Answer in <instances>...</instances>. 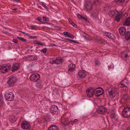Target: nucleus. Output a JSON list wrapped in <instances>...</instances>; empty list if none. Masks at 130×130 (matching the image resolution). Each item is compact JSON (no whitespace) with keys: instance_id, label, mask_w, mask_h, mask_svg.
Masks as SVG:
<instances>
[{"instance_id":"6ab92c4d","label":"nucleus","mask_w":130,"mask_h":130,"mask_svg":"<svg viewBox=\"0 0 130 130\" xmlns=\"http://www.w3.org/2000/svg\"><path fill=\"white\" fill-rule=\"evenodd\" d=\"M105 35L106 36L110 39L114 40L115 38V36L109 32H105Z\"/></svg>"},{"instance_id":"b1692460","label":"nucleus","mask_w":130,"mask_h":130,"mask_svg":"<svg viewBox=\"0 0 130 130\" xmlns=\"http://www.w3.org/2000/svg\"><path fill=\"white\" fill-rule=\"evenodd\" d=\"M123 24L125 26H128L130 25V18H128L125 21Z\"/></svg>"},{"instance_id":"9b49d317","label":"nucleus","mask_w":130,"mask_h":130,"mask_svg":"<svg viewBox=\"0 0 130 130\" xmlns=\"http://www.w3.org/2000/svg\"><path fill=\"white\" fill-rule=\"evenodd\" d=\"M109 96L111 98H113L116 95L119 94V93L115 89H112L110 91H109Z\"/></svg>"},{"instance_id":"09e8293b","label":"nucleus","mask_w":130,"mask_h":130,"mask_svg":"<svg viewBox=\"0 0 130 130\" xmlns=\"http://www.w3.org/2000/svg\"><path fill=\"white\" fill-rule=\"evenodd\" d=\"M37 20L39 22H41L42 20L41 18L40 17H38Z\"/></svg>"},{"instance_id":"ea45409f","label":"nucleus","mask_w":130,"mask_h":130,"mask_svg":"<svg viewBox=\"0 0 130 130\" xmlns=\"http://www.w3.org/2000/svg\"><path fill=\"white\" fill-rule=\"evenodd\" d=\"M43 20L44 21H49V19L48 18H46L45 17H43Z\"/></svg>"},{"instance_id":"c756f323","label":"nucleus","mask_w":130,"mask_h":130,"mask_svg":"<svg viewBox=\"0 0 130 130\" xmlns=\"http://www.w3.org/2000/svg\"><path fill=\"white\" fill-rule=\"evenodd\" d=\"M70 123V122H68L67 119L66 120H65V121L63 122H62V124L64 126H67L69 125V124Z\"/></svg>"},{"instance_id":"c03bdc74","label":"nucleus","mask_w":130,"mask_h":130,"mask_svg":"<svg viewBox=\"0 0 130 130\" xmlns=\"http://www.w3.org/2000/svg\"><path fill=\"white\" fill-rule=\"evenodd\" d=\"M77 17L78 18L80 19H82V18L83 16L79 14H78V15H77Z\"/></svg>"},{"instance_id":"e2e57ef3","label":"nucleus","mask_w":130,"mask_h":130,"mask_svg":"<svg viewBox=\"0 0 130 130\" xmlns=\"http://www.w3.org/2000/svg\"><path fill=\"white\" fill-rule=\"evenodd\" d=\"M65 39L66 40H67L68 41H74L73 40H70V39Z\"/></svg>"},{"instance_id":"58836bf2","label":"nucleus","mask_w":130,"mask_h":130,"mask_svg":"<svg viewBox=\"0 0 130 130\" xmlns=\"http://www.w3.org/2000/svg\"><path fill=\"white\" fill-rule=\"evenodd\" d=\"M95 63L96 65L99 66L101 64L100 62L98 60H96L95 61Z\"/></svg>"},{"instance_id":"8fccbe9b","label":"nucleus","mask_w":130,"mask_h":130,"mask_svg":"<svg viewBox=\"0 0 130 130\" xmlns=\"http://www.w3.org/2000/svg\"><path fill=\"white\" fill-rule=\"evenodd\" d=\"M68 37H70L72 39H73L74 37V36L70 34V36H69Z\"/></svg>"},{"instance_id":"69168bd1","label":"nucleus","mask_w":130,"mask_h":130,"mask_svg":"<svg viewBox=\"0 0 130 130\" xmlns=\"http://www.w3.org/2000/svg\"><path fill=\"white\" fill-rule=\"evenodd\" d=\"M17 9V8H14V9H13L12 10H16Z\"/></svg>"},{"instance_id":"e433bc0d","label":"nucleus","mask_w":130,"mask_h":130,"mask_svg":"<svg viewBox=\"0 0 130 130\" xmlns=\"http://www.w3.org/2000/svg\"><path fill=\"white\" fill-rule=\"evenodd\" d=\"M64 35L66 37H68L70 36V33L67 32H63Z\"/></svg>"},{"instance_id":"7c9ffc66","label":"nucleus","mask_w":130,"mask_h":130,"mask_svg":"<svg viewBox=\"0 0 130 130\" xmlns=\"http://www.w3.org/2000/svg\"><path fill=\"white\" fill-rule=\"evenodd\" d=\"M100 0H94V1L93 3L94 4L96 5L97 4L100 3Z\"/></svg>"},{"instance_id":"39448f33","label":"nucleus","mask_w":130,"mask_h":130,"mask_svg":"<svg viewBox=\"0 0 130 130\" xmlns=\"http://www.w3.org/2000/svg\"><path fill=\"white\" fill-rule=\"evenodd\" d=\"M5 98L8 101H12L14 99V95L11 92H8L5 94Z\"/></svg>"},{"instance_id":"a19ab883","label":"nucleus","mask_w":130,"mask_h":130,"mask_svg":"<svg viewBox=\"0 0 130 130\" xmlns=\"http://www.w3.org/2000/svg\"><path fill=\"white\" fill-rule=\"evenodd\" d=\"M17 38L21 41H26V39L21 37H18Z\"/></svg>"},{"instance_id":"f257e3e1","label":"nucleus","mask_w":130,"mask_h":130,"mask_svg":"<svg viewBox=\"0 0 130 130\" xmlns=\"http://www.w3.org/2000/svg\"><path fill=\"white\" fill-rule=\"evenodd\" d=\"M11 66L9 64L3 65L0 67V72L2 73H5L8 72Z\"/></svg>"},{"instance_id":"cd10ccee","label":"nucleus","mask_w":130,"mask_h":130,"mask_svg":"<svg viewBox=\"0 0 130 130\" xmlns=\"http://www.w3.org/2000/svg\"><path fill=\"white\" fill-rule=\"evenodd\" d=\"M128 86H125L124 84L123 86L122 87L121 90L123 91H127L128 90Z\"/></svg>"},{"instance_id":"37998d69","label":"nucleus","mask_w":130,"mask_h":130,"mask_svg":"<svg viewBox=\"0 0 130 130\" xmlns=\"http://www.w3.org/2000/svg\"><path fill=\"white\" fill-rule=\"evenodd\" d=\"M42 6L44 7L46 9H48V7L46 6L43 3H42Z\"/></svg>"},{"instance_id":"79ce46f5","label":"nucleus","mask_w":130,"mask_h":130,"mask_svg":"<svg viewBox=\"0 0 130 130\" xmlns=\"http://www.w3.org/2000/svg\"><path fill=\"white\" fill-rule=\"evenodd\" d=\"M3 101L2 100V99L0 98V107H1V106H2V105L3 104Z\"/></svg>"},{"instance_id":"6e6552de","label":"nucleus","mask_w":130,"mask_h":130,"mask_svg":"<svg viewBox=\"0 0 130 130\" xmlns=\"http://www.w3.org/2000/svg\"><path fill=\"white\" fill-rule=\"evenodd\" d=\"M86 93L88 96L91 97L94 94V88H91L88 89L86 91Z\"/></svg>"},{"instance_id":"1a4fd4ad","label":"nucleus","mask_w":130,"mask_h":130,"mask_svg":"<svg viewBox=\"0 0 130 130\" xmlns=\"http://www.w3.org/2000/svg\"><path fill=\"white\" fill-rule=\"evenodd\" d=\"M40 79V75L39 74L36 73L32 74L31 76L30 79L33 82H36Z\"/></svg>"},{"instance_id":"052dcab7","label":"nucleus","mask_w":130,"mask_h":130,"mask_svg":"<svg viewBox=\"0 0 130 130\" xmlns=\"http://www.w3.org/2000/svg\"><path fill=\"white\" fill-rule=\"evenodd\" d=\"M45 22H41L40 23V24H44V23H45Z\"/></svg>"},{"instance_id":"f3484780","label":"nucleus","mask_w":130,"mask_h":130,"mask_svg":"<svg viewBox=\"0 0 130 130\" xmlns=\"http://www.w3.org/2000/svg\"><path fill=\"white\" fill-rule=\"evenodd\" d=\"M20 65L19 63H16L14 64L12 68V71L14 72L18 70L20 68Z\"/></svg>"},{"instance_id":"f03ea898","label":"nucleus","mask_w":130,"mask_h":130,"mask_svg":"<svg viewBox=\"0 0 130 130\" xmlns=\"http://www.w3.org/2000/svg\"><path fill=\"white\" fill-rule=\"evenodd\" d=\"M122 115L125 118H130V108H125L122 111Z\"/></svg>"},{"instance_id":"4468645a","label":"nucleus","mask_w":130,"mask_h":130,"mask_svg":"<svg viewBox=\"0 0 130 130\" xmlns=\"http://www.w3.org/2000/svg\"><path fill=\"white\" fill-rule=\"evenodd\" d=\"M75 65L73 63H71L68 66V71L69 73L72 72L74 70Z\"/></svg>"},{"instance_id":"5fc2aeb1","label":"nucleus","mask_w":130,"mask_h":130,"mask_svg":"<svg viewBox=\"0 0 130 130\" xmlns=\"http://www.w3.org/2000/svg\"><path fill=\"white\" fill-rule=\"evenodd\" d=\"M71 42H72L73 43H76L77 44H78L79 43L78 42H77L76 41H70Z\"/></svg>"},{"instance_id":"aec40b11","label":"nucleus","mask_w":130,"mask_h":130,"mask_svg":"<svg viewBox=\"0 0 130 130\" xmlns=\"http://www.w3.org/2000/svg\"><path fill=\"white\" fill-rule=\"evenodd\" d=\"M28 57L29 58L28 60L31 61H36L37 58V57L36 56L32 55H28L27 56V58Z\"/></svg>"},{"instance_id":"4be33fe9","label":"nucleus","mask_w":130,"mask_h":130,"mask_svg":"<svg viewBox=\"0 0 130 130\" xmlns=\"http://www.w3.org/2000/svg\"><path fill=\"white\" fill-rule=\"evenodd\" d=\"M124 35L126 40H128L130 39V31L127 30L126 32Z\"/></svg>"},{"instance_id":"5701e85b","label":"nucleus","mask_w":130,"mask_h":130,"mask_svg":"<svg viewBox=\"0 0 130 130\" xmlns=\"http://www.w3.org/2000/svg\"><path fill=\"white\" fill-rule=\"evenodd\" d=\"M122 15V14H121L119 13L117 15V16L115 17L114 18L115 21L118 22H119L120 21Z\"/></svg>"},{"instance_id":"20e7f679","label":"nucleus","mask_w":130,"mask_h":130,"mask_svg":"<svg viewBox=\"0 0 130 130\" xmlns=\"http://www.w3.org/2000/svg\"><path fill=\"white\" fill-rule=\"evenodd\" d=\"M94 94L95 96H99L104 93V90L102 88L98 87L94 88Z\"/></svg>"},{"instance_id":"49530a36","label":"nucleus","mask_w":130,"mask_h":130,"mask_svg":"<svg viewBox=\"0 0 130 130\" xmlns=\"http://www.w3.org/2000/svg\"><path fill=\"white\" fill-rule=\"evenodd\" d=\"M36 43L37 44H38L39 45H40L41 46H42V45H44V44H43V43H41V42H38V43Z\"/></svg>"},{"instance_id":"c9c22d12","label":"nucleus","mask_w":130,"mask_h":130,"mask_svg":"<svg viewBox=\"0 0 130 130\" xmlns=\"http://www.w3.org/2000/svg\"><path fill=\"white\" fill-rule=\"evenodd\" d=\"M96 10H95L94 11H92L91 13V14L92 16L95 17L96 15Z\"/></svg>"},{"instance_id":"774afa93","label":"nucleus","mask_w":130,"mask_h":130,"mask_svg":"<svg viewBox=\"0 0 130 130\" xmlns=\"http://www.w3.org/2000/svg\"><path fill=\"white\" fill-rule=\"evenodd\" d=\"M3 31L4 32H5V33H7V32H5V31H4V30H3Z\"/></svg>"},{"instance_id":"3c124183","label":"nucleus","mask_w":130,"mask_h":130,"mask_svg":"<svg viewBox=\"0 0 130 130\" xmlns=\"http://www.w3.org/2000/svg\"><path fill=\"white\" fill-rule=\"evenodd\" d=\"M49 45L50 47L52 46H57V45H56L54 44H50Z\"/></svg>"},{"instance_id":"f704fd0d","label":"nucleus","mask_w":130,"mask_h":130,"mask_svg":"<svg viewBox=\"0 0 130 130\" xmlns=\"http://www.w3.org/2000/svg\"><path fill=\"white\" fill-rule=\"evenodd\" d=\"M47 50V48H45L43 49H42L41 50H40V51L42 52L44 54H45L46 53Z\"/></svg>"},{"instance_id":"2eb2a0df","label":"nucleus","mask_w":130,"mask_h":130,"mask_svg":"<svg viewBox=\"0 0 130 130\" xmlns=\"http://www.w3.org/2000/svg\"><path fill=\"white\" fill-rule=\"evenodd\" d=\"M119 13L116 10H113L110 11L109 12L110 15L111 17L114 18Z\"/></svg>"},{"instance_id":"a878e982","label":"nucleus","mask_w":130,"mask_h":130,"mask_svg":"<svg viewBox=\"0 0 130 130\" xmlns=\"http://www.w3.org/2000/svg\"><path fill=\"white\" fill-rule=\"evenodd\" d=\"M35 85L36 87L38 88H41L42 87L41 82L40 81L36 83L35 84Z\"/></svg>"},{"instance_id":"338daca9","label":"nucleus","mask_w":130,"mask_h":130,"mask_svg":"<svg viewBox=\"0 0 130 130\" xmlns=\"http://www.w3.org/2000/svg\"><path fill=\"white\" fill-rule=\"evenodd\" d=\"M16 40H17V39H13L12 41H16Z\"/></svg>"},{"instance_id":"de8ad7c7","label":"nucleus","mask_w":130,"mask_h":130,"mask_svg":"<svg viewBox=\"0 0 130 130\" xmlns=\"http://www.w3.org/2000/svg\"><path fill=\"white\" fill-rule=\"evenodd\" d=\"M72 26H73L75 28H77V25L73 22L71 24Z\"/></svg>"},{"instance_id":"9d476101","label":"nucleus","mask_w":130,"mask_h":130,"mask_svg":"<svg viewBox=\"0 0 130 130\" xmlns=\"http://www.w3.org/2000/svg\"><path fill=\"white\" fill-rule=\"evenodd\" d=\"M58 110V107L57 106L55 105L52 106L50 109V112L53 114L57 113Z\"/></svg>"},{"instance_id":"393cba45","label":"nucleus","mask_w":130,"mask_h":130,"mask_svg":"<svg viewBox=\"0 0 130 130\" xmlns=\"http://www.w3.org/2000/svg\"><path fill=\"white\" fill-rule=\"evenodd\" d=\"M48 130H59V129L57 126L53 125L49 127Z\"/></svg>"},{"instance_id":"412c9836","label":"nucleus","mask_w":130,"mask_h":130,"mask_svg":"<svg viewBox=\"0 0 130 130\" xmlns=\"http://www.w3.org/2000/svg\"><path fill=\"white\" fill-rule=\"evenodd\" d=\"M78 74L80 77L82 78L85 77L86 75L85 72L84 71H79L78 72Z\"/></svg>"},{"instance_id":"0e129e2a","label":"nucleus","mask_w":130,"mask_h":130,"mask_svg":"<svg viewBox=\"0 0 130 130\" xmlns=\"http://www.w3.org/2000/svg\"><path fill=\"white\" fill-rule=\"evenodd\" d=\"M22 32L23 34H25V35H28V34H26V33H25V32Z\"/></svg>"},{"instance_id":"dca6fc26","label":"nucleus","mask_w":130,"mask_h":130,"mask_svg":"<svg viewBox=\"0 0 130 130\" xmlns=\"http://www.w3.org/2000/svg\"><path fill=\"white\" fill-rule=\"evenodd\" d=\"M126 28L124 27H121L119 28L120 34L124 36L126 32Z\"/></svg>"},{"instance_id":"2f4dec72","label":"nucleus","mask_w":130,"mask_h":130,"mask_svg":"<svg viewBox=\"0 0 130 130\" xmlns=\"http://www.w3.org/2000/svg\"><path fill=\"white\" fill-rule=\"evenodd\" d=\"M116 116V115L115 113H112L111 114L110 117L111 118L113 119L115 118Z\"/></svg>"},{"instance_id":"4c0bfd02","label":"nucleus","mask_w":130,"mask_h":130,"mask_svg":"<svg viewBox=\"0 0 130 130\" xmlns=\"http://www.w3.org/2000/svg\"><path fill=\"white\" fill-rule=\"evenodd\" d=\"M125 0H117L116 2L118 3H123Z\"/></svg>"},{"instance_id":"ddd939ff","label":"nucleus","mask_w":130,"mask_h":130,"mask_svg":"<svg viewBox=\"0 0 130 130\" xmlns=\"http://www.w3.org/2000/svg\"><path fill=\"white\" fill-rule=\"evenodd\" d=\"M21 126L22 128L24 129H28L29 127V123L26 121H24L21 123Z\"/></svg>"},{"instance_id":"6e6d98bb","label":"nucleus","mask_w":130,"mask_h":130,"mask_svg":"<svg viewBox=\"0 0 130 130\" xmlns=\"http://www.w3.org/2000/svg\"><path fill=\"white\" fill-rule=\"evenodd\" d=\"M124 85V84L123 83H122L121 85H120V84L119 85V87H121L122 88V87Z\"/></svg>"},{"instance_id":"a211bd4d","label":"nucleus","mask_w":130,"mask_h":130,"mask_svg":"<svg viewBox=\"0 0 130 130\" xmlns=\"http://www.w3.org/2000/svg\"><path fill=\"white\" fill-rule=\"evenodd\" d=\"M85 7L88 11L91 10L93 7V5L91 3H88L85 4L84 5Z\"/></svg>"},{"instance_id":"a18cd8bd","label":"nucleus","mask_w":130,"mask_h":130,"mask_svg":"<svg viewBox=\"0 0 130 130\" xmlns=\"http://www.w3.org/2000/svg\"><path fill=\"white\" fill-rule=\"evenodd\" d=\"M29 38H31V39H36V38L37 37L36 36H29Z\"/></svg>"},{"instance_id":"72a5a7b5","label":"nucleus","mask_w":130,"mask_h":130,"mask_svg":"<svg viewBox=\"0 0 130 130\" xmlns=\"http://www.w3.org/2000/svg\"><path fill=\"white\" fill-rule=\"evenodd\" d=\"M78 121V120L77 119H75L74 120L70 121V123H71L73 125L74 123H75Z\"/></svg>"},{"instance_id":"7ed1b4c3","label":"nucleus","mask_w":130,"mask_h":130,"mask_svg":"<svg viewBox=\"0 0 130 130\" xmlns=\"http://www.w3.org/2000/svg\"><path fill=\"white\" fill-rule=\"evenodd\" d=\"M63 61L62 59L58 57L56 58V59H51L50 61V63L52 64H56L58 65L62 63Z\"/></svg>"},{"instance_id":"c85d7f7f","label":"nucleus","mask_w":130,"mask_h":130,"mask_svg":"<svg viewBox=\"0 0 130 130\" xmlns=\"http://www.w3.org/2000/svg\"><path fill=\"white\" fill-rule=\"evenodd\" d=\"M17 120V118L14 116H12L10 118V120L11 122H14Z\"/></svg>"},{"instance_id":"f8f14e48","label":"nucleus","mask_w":130,"mask_h":130,"mask_svg":"<svg viewBox=\"0 0 130 130\" xmlns=\"http://www.w3.org/2000/svg\"><path fill=\"white\" fill-rule=\"evenodd\" d=\"M97 111L99 113L103 114L107 112V109L105 107H100L98 109Z\"/></svg>"},{"instance_id":"680f3d73","label":"nucleus","mask_w":130,"mask_h":130,"mask_svg":"<svg viewBox=\"0 0 130 130\" xmlns=\"http://www.w3.org/2000/svg\"><path fill=\"white\" fill-rule=\"evenodd\" d=\"M19 1V0H14V1L16 2H18Z\"/></svg>"},{"instance_id":"4d7b16f0","label":"nucleus","mask_w":130,"mask_h":130,"mask_svg":"<svg viewBox=\"0 0 130 130\" xmlns=\"http://www.w3.org/2000/svg\"><path fill=\"white\" fill-rule=\"evenodd\" d=\"M69 22L71 24L73 22L70 19H69Z\"/></svg>"},{"instance_id":"bb28decb","label":"nucleus","mask_w":130,"mask_h":130,"mask_svg":"<svg viewBox=\"0 0 130 130\" xmlns=\"http://www.w3.org/2000/svg\"><path fill=\"white\" fill-rule=\"evenodd\" d=\"M127 51H124L122 52L121 54V56L122 57L124 56L125 58H127L129 57V56L128 55Z\"/></svg>"},{"instance_id":"864d4df0","label":"nucleus","mask_w":130,"mask_h":130,"mask_svg":"<svg viewBox=\"0 0 130 130\" xmlns=\"http://www.w3.org/2000/svg\"><path fill=\"white\" fill-rule=\"evenodd\" d=\"M82 19L86 21H87V19L85 17H83L82 18Z\"/></svg>"},{"instance_id":"bf43d9fd","label":"nucleus","mask_w":130,"mask_h":130,"mask_svg":"<svg viewBox=\"0 0 130 130\" xmlns=\"http://www.w3.org/2000/svg\"><path fill=\"white\" fill-rule=\"evenodd\" d=\"M14 43H15L17 44L18 42V41H13Z\"/></svg>"},{"instance_id":"473e14b6","label":"nucleus","mask_w":130,"mask_h":130,"mask_svg":"<svg viewBox=\"0 0 130 130\" xmlns=\"http://www.w3.org/2000/svg\"><path fill=\"white\" fill-rule=\"evenodd\" d=\"M122 81L123 82V83H124V84H128V80L126 78L123 80Z\"/></svg>"},{"instance_id":"0eeeda50","label":"nucleus","mask_w":130,"mask_h":130,"mask_svg":"<svg viewBox=\"0 0 130 130\" xmlns=\"http://www.w3.org/2000/svg\"><path fill=\"white\" fill-rule=\"evenodd\" d=\"M121 96L122 100L124 101H127L130 99V96L127 93H121Z\"/></svg>"},{"instance_id":"603ef678","label":"nucleus","mask_w":130,"mask_h":130,"mask_svg":"<svg viewBox=\"0 0 130 130\" xmlns=\"http://www.w3.org/2000/svg\"><path fill=\"white\" fill-rule=\"evenodd\" d=\"M31 29H33L34 28L35 29L37 27L36 25L31 26Z\"/></svg>"},{"instance_id":"13d9d810","label":"nucleus","mask_w":130,"mask_h":130,"mask_svg":"<svg viewBox=\"0 0 130 130\" xmlns=\"http://www.w3.org/2000/svg\"><path fill=\"white\" fill-rule=\"evenodd\" d=\"M46 115V116H47V118H50V116H51L50 115L49 116V115L48 114Z\"/></svg>"},{"instance_id":"423d86ee","label":"nucleus","mask_w":130,"mask_h":130,"mask_svg":"<svg viewBox=\"0 0 130 130\" xmlns=\"http://www.w3.org/2000/svg\"><path fill=\"white\" fill-rule=\"evenodd\" d=\"M17 80L16 77L13 76H11L8 78L7 83L9 85H14Z\"/></svg>"}]
</instances>
